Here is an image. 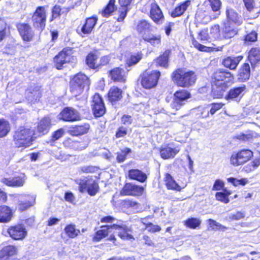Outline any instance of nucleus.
I'll list each match as a JSON object with an SVG mask.
<instances>
[{
	"label": "nucleus",
	"mask_w": 260,
	"mask_h": 260,
	"mask_svg": "<svg viewBox=\"0 0 260 260\" xmlns=\"http://www.w3.org/2000/svg\"><path fill=\"white\" fill-rule=\"evenodd\" d=\"M234 76L226 70H218L213 74L212 92L217 98H221L225 89L233 82Z\"/></svg>",
	"instance_id": "obj_1"
},
{
	"label": "nucleus",
	"mask_w": 260,
	"mask_h": 260,
	"mask_svg": "<svg viewBox=\"0 0 260 260\" xmlns=\"http://www.w3.org/2000/svg\"><path fill=\"white\" fill-rule=\"evenodd\" d=\"M173 79L178 86L189 87L194 84L197 78L192 71L186 72L185 70L178 69L173 74Z\"/></svg>",
	"instance_id": "obj_2"
},
{
	"label": "nucleus",
	"mask_w": 260,
	"mask_h": 260,
	"mask_svg": "<svg viewBox=\"0 0 260 260\" xmlns=\"http://www.w3.org/2000/svg\"><path fill=\"white\" fill-rule=\"evenodd\" d=\"M89 86L88 77L84 74H78L70 82V90L73 95L76 96L83 92L84 88L88 89Z\"/></svg>",
	"instance_id": "obj_3"
},
{
	"label": "nucleus",
	"mask_w": 260,
	"mask_h": 260,
	"mask_svg": "<svg viewBox=\"0 0 260 260\" xmlns=\"http://www.w3.org/2000/svg\"><path fill=\"white\" fill-rule=\"evenodd\" d=\"M34 129L28 126H20L17 131V147H28L36 137Z\"/></svg>",
	"instance_id": "obj_4"
},
{
	"label": "nucleus",
	"mask_w": 260,
	"mask_h": 260,
	"mask_svg": "<svg viewBox=\"0 0 260 260\" xmlns=\"http://www.w3.org/2000/svg\"><path fill=\"white\" fill-rule=\"evenodd\" d=\"M146 12L149 13L151 19L157 24H161L164 21V17L161 10L155 0H148L145 5Z\"/></svg>",
	"instance_id": "obj_5"
},
{
	"label": "nucleus",
	"mask_w": 260,
	"mask_h": 260,
	"mask_svg": "<svg viewBox=\"0 0 260 260\" xmlns=\"http://www.w3.org/2000/svg\"><path fill=\"white\" fill-rule=\"evenodd\" d=\"M46 18V10L45 7H38L31 18L33 26L40 30H43L45 27Z\"/></svg>",
	"instance_id": "obj_6"
},
{
	"label": "nucleus",
	"mask_w": 260,
	"mask_h": 260,
	"mask_svg": "<svg viewBox=\"0 0 260 260\" xmlns=\"http://www.w3.org/2000/svg\"><path fill=\"white\" fill-rule=\"evenodd\" d=\"M160 73L158 71H146L141 77V84L145 89H151L156 86Z\"/></svg>",
	"instance_id": "obj_7"
},
{
	"label": "nucleus",
	"mask_w": 260,
	"mask_h": 260,
	"mask_svg": "<svg viewBox=\"0 0 260 260\" xmlns=\"http://www.w3.org/2000/svg\"><path fill=\"white\" fill-rule=\"evenodd\" d=\"M253 156V152L248 149H244L237 153H234L230 158L232 165L235 166L241 165L248 161Z\"/></svg>",
	"instance_id": "obj_8"
},
{
	"label": "nucleus",
	"mask_w": 260,
	"mask_h": 260,
	"mask_svg": "<svg viewBox=\"0 0 260 260\" xmlns=\"http://www.w3.org/2000/svg\"><path fill=\"white\" fill-rule=\"evenodd\" d=\"M190 98V93L187 90H181L174 94V99L171 104L172 108L178 110L185 104L187 100Z\"/></svg>",
	"instance_id": "obj_9"
},
{
	"label": "nucleus",
	"mask_w": 260,
	"mask_h": 260,
	"mask_svg": "<svg viewBox=\"0 0 260 260\" xmlns=\"http://www.w3.org/2000/svg\"><path fill=\"white\" fill-rule=\"evenodd\" d=\"M72 53V50L70 48L63 49L54 58L56 68L60 70L64 64L71 61Z\"/></svg>",
	"instance_id": "obj_10"
},
{
	"label": "nucleus",
	"mask_w": 260,
	"mask_h": 260,
	"mask_svg": "<svg viewBox=\"0 0 260 260\" xmlns=\"http://www.w3.org/2000/svg\"><path fill=\"white\" fill-rule=\"evenodd\" d=\"M79 184L81 192H84L86 189L88 194L91 196H94L98 191V184L91 179L84 178L80 181Z\"/></svg>",
	"instance_id": "obj_11"
},
{
	"label": "nucleus",
	"mask_w": 260,
	"mask_h": 260,
	"mask_svg": "<svg viewBox=\"0 0 260 260\" xmlns=\"http://www.w3.org/2000/svg\"><path fill=\"white\" fill-rule=\"evenodd\" d=\"M25 99L31 104L38 102L41 96V87L38 85H30L25 90Z\"/></svg>",
	"instance_id": "obj_12"
},
{
	"label": "nucleus",
	"mask_w": 260,
	"mask_h": 260,
	"mask_svg": "<svg viewBox=\"0 0 260 260\" xmlns=\"http://www.w3.org/2000/svg\"><path fill=\"white\" fill-rule=\"evenodd\" d=\"M92 107L95 117H101L105 113L106 108L103 100L98 93H95L93 96Z\"/></svg>",
	"instance_id": "obj_13"
},
{
	"label": "nucleus",
	"mask_w": 260,
	"mask_h": 260,
	"mask_svg": "<svg viewBox=\"0 0 260 260\" xmlns=\"http://www.w3.org/2000/svg\"><path fill=\"white\" fill-rule=\"evenodd\" d=\"M17 200L18 209L20 211H23L33 206L36 202V198L28 194H19L17 196Z\"/></svg>",
	"instance_id": "obj_14"
},
{
	"label": "nucleus",
	"mask_w": 260,
	"mask_h": 260,
	"mask_svg": "<svg viewBox=\"0 0 260 260\" xmlns=\"http://www.w3.org/2000/svg\"><path fill=\"white\" fill-rule=\"evenodd\" d=\"M59 119L66 121L73 122L80 119L78 112L70 107L65 108L59 114Z\"/></svg>",
	"instance_id": "obj_15"
},
{
	"label": "nucleus",
	"mask_w": 260,
	"mask_h": 260,
	"mask_svg": "<svg viewBox=\"0 0 260 260\" xmlns=\"http://www.w3.org/2000/svg\"><path fill=\"white\" fill-rule=\"evenodd\" d=\"M144 191V188L132 183H126L121 191L123 195L140 196Z\"/></svg>",
	"instance_id": "obj_16"
},
{
	"label": "nucleus",
	"mask_w": 260,
	"mask_h": 260,
	"mask_svg": "<svg viewBox=\"0 0 260 260\" xmlns=\"http://www.w3.org/2000/svg\"><path fill=\"white\" fill-rule=\"evenodd\" d=\"M20 35L25 41H30L34 34L30 25L28 24H20L17 25Z\"/></svg>",
	"instance_id": "obj_17"
},
{
	"label": "nucleus",
	"mask_w": 260,
	"mask_h": 260,
	"mask_svg": "<svg viewBox=\"0 0 260 260\" xmlns=\"http://www.w3.org/2000/svg\"><path fill=\"white\" fill-rule=\"evenodd\" d=\"M96 21L97 19L95 17H93L87 18L85 24L81 27V29H80L79 28L77 29L78 33L81 36H82V34H89L95 26Z\"/></svg>",
	"instance_id": "obj_18"
},
{
	"label": "nucleus",
	"mask_w": 260,
	"mask_h": 260,
	"mask_svg": "<svg viewBox=\"0 0 260 260\" xmlns=\"http://www.w3.org/2000/svg\"><path fill=\"white\" fill-rule=\"evenodd\" d=\"M178 147L172 148L170 146L162 147L160 150V155L161 158L165 159L174 158L180 151Z\"/></svg>",
	"instance_id": "obj_19"
},
{
	"label": "nucleus",
	"mask_w": 260,
	"mask_h": 260,
	"mask_svg": "<svg viewBox=\"0 0 260 260\" xmlns=\"http://www.w3.org/2000/svg\"><path fill=\"white\" fill-rule=\"evenodd\" d=\"M102 229L96 232L95 236L93 237V240L99 241L103 238L107 236L109 233L111 232L112 230L120 228L117 225V224L113 225H107L102 226Z\"/></svg>",
	"instance_id": "obj_20"
},
{
	"label": "nucleus",
	"mask_w": 260,
	"mask_h": 260,
	"mask_svg": "<svg viewBox=\"0 0 260 260\" xmlns=\"http://www.w3.org/2000/svg\"><path fill=\"white\" fill-rule=\"evenodd\" d=\"M110 76L111 79L114 82L124 83L126 80L124 71L119 68H116L112 70L110 72Z\"/></svg>",
	"instance_id": "obj_21"
},
{
	"label": "nucleus",
	"mask_w": 260,
	"mask_h": 260,
	"mask_svg": "<svg viewBox=\"0 0 260 260\" xmlns=\"http://www.w3.org/2000/svg\"><path fill=\"white\" fill-rule=\"evenodd\" d=\"M242 58V56H228L223 59L222 63L225 68L235 70Z\"/></svg>",
	"instance_id": "obj_22"
},
{
	"label": "nucleus",
	"mask_w": 260,
	"mask_h": 260,
	"mask_svg": "<svg viewBox=\"0 0 260 260\" xmlns=\"http://www.w3.org/2000/svg\"><path fill=\"white\" fill-rule=\"evenodd\" d=\"M245 89L246 86L245 85L232 88L229 90L226 99L227 100H236L241 98L244 94Z\"/></svg>",
	"instance_id": "obj_23"
},
{
	"label": "nucleus",
	"mask_w": 260,
	"mask_h": 260,
	"mask_svg": "<svg viewBox=\"0 0 260 260\" xmlns=\"http://www.w3.org/2000/svg\"><path fill=\"white\" fill-rule=\"evenodd\" d=\"M90 128L88 123H84L81 125H76L70 128L69 133L72 136H78L87 133Z\"/></svg>",
	"instance_id": "obj_24"
},
{
	"label": "nucleus",
	"mask_w": 260,
	"mask_h": 260,
	"mask_svg": "<svg viewBox=\"0 0 260 260\" xmlns=\"http://www.w3.org/2000/svg\"><path fill=\"white\" fill-rule=\"evenodd\" d=\"M196 18L199 22L207 24L211 20L212 17L210 15L208 11L203 8H200L197 12Z\"/></svg>",
	"instance_id": "obj_25"
},
{
	"label": "nucleus",
	"mask_w": 260,
	"mask_h": 260,
	"mask_svg": "<svg viewBox=\"0 0 260 260\" xmlns=\"http://www.w3.org/2000/svg\"><path fill=\"white\" fill-rule=\"evenodd\" d=\"M128 176L131 179L144 182L147 178L146 174L138 169H131L128 171Z\"/></svg>",
	"instance_id": "obj_26"
},
{
	"label": "nucleus",
	"mask_w": 260,
	"mask_h": 260,
	"mask_svg": "<svg viewBox=\"0 0 260 260\" xmlns=\"http://www.w3.org/2000/svg\"><path fill=\"white\" fill-rule=\"evenodd\" d=\"M226 15L228 20V22H232L237 25H240L242 23V19L241 16L239 15L235 10L228 9L226 10Z\"/></svg>",
	"instance_id": "obj_27"
},
{
	"label": "nucleus",
	"mask_w": 260,
	"mask_h": 260,
	"mask_svg": "<svg viewBox=\"0 0 260 260\" xmlns=\"http://www.w3.org/2000/svg\"><path fill=\"white\" fill-rule=\"evenodd\" d=\"M16 251L14 246L9 245L0 250V260H9Z\"/></svg>",
	"instance_id": "obj_28"
},
{
	"label": "nucleus",
	"mask_w": 260,
	"mask_h": 260,
	"mask_svg": "<svg viewBox=\"0 0 260 260\" xmlns=\"http://www.w3.org/2000/svg\"><path fill=\"white\" fill-rule=\"evenodd\" d=\"M69 11V8H61L59 5H55L51 9V17L50 21L52 22L54 19L59 18L62 14L64 13L67 14Z\"/></svg>",
	"instance_id": "obj_29"
},
{
	"label": "nucleus",
	"mask_w": 260,
	"mask_h": 260,
	"mask_svg": "<svg viewBox=\"0 0 260 260\" xmlns=\"http://www.w3.org/2000/svg\"><path fill=\"white\" fill-rule=\"evenodd\" d=\"M51 126V120L48 117H45L39 122L37 131L39 133L42 135L47 134Z\"/></svg>",
	"instance_id": "obj_30"
},
{
	"label": "nucleus",
	"mask_w": 260,
	"mask_h": 260,
	"mask_svg": "<svg viewBox=\"0 0 260 260\" xmlns=\"http://www.w3.org/2000/svg\"><path fill=\"white\" fill-rule=\"evenodd\" d=\"M250 74L249 64L248 63H245L239 70L238 80L240 82H245L249 79Z\"/></svg>",
	"instance_id": "obj_31"
},
{
	"label": "nucleus",
	"mask_w": 260,
	"mask_h": 260,
	"mask_svg": "<svg viewBox=\"0 0 260 260\" xmlns=\"http://www.w3.org/2000/svg\"><path fill=\"white\" fill-rule=\"evenodd\" d=\"M122 98V91L116 86L111 87L108 92V99L111 102L120 100Z\"/></svg>",
	"instance_id": "obj_32"
},
{
	"label": "nucleus",
	"mask_w": 260,
	"mask_h": 260,
	"mask_svg": "<svg viewBox=\"0 0 260 260\" xmlns=\"http://www.w3.org/2000/svg\"><path fill=\"white\" fill-rule=\"evenodd\" d=\"M238 33V29L228 22L224 24L222 28V34L225 39H230L234 37Z\"/></svg>",
	"instance_id": "obj_33"
},
{
	"label": "nucleus",
	"mask_w": 260,
	"mask_h": 260,
	"mask_svg": "<svg viewBox=\"0 0 260 260\" xmlns=\"http://www.w3.org/2000/svg\"><path fill=\"white\" fill-rule=\"evenodd\" d=\"M12 217L11 210L6 206L0 207V222H7L9 221Z\"/></svg>",
	"instance_id": "obj_34"
},
{
	"label": "nucleus",
	"mask_w": 260,
	"mask_h": 260,
	"mask_svg": "<svg viewBox=\"0 0 260 260\" xmlns=\"http://www.w3.org/2000/svg\"><path fill=\"white\" fill-rule=\"evenodd\" d=\"M248 59L252 66H255L260 61V50L258 48H253L249 52Z\"/></svg>",
	"instance_id": "obj_35"
},
{
	"label": "nucleus",
	"mask_w": 260,
	"mask_h": 260,
	"mask_svg": "<svg viewBox=\"0 0 260 260\" xmlns=\"http://www.w3.org/2000/svg\"><path fill=\"white\" fill-rule=\"evenodd\" d=\"M190 5V1H186L181 4L179 6L177 7L175 10L172 12V16L173 17H176L180 16L182 15L184 12L186 10L187 8Z\"/></svg>",
	"instance_id": "obj_36"
},
{
	"label": "nucleus",
	"mask_w": 260,
	"mask_h": 260,
	"mask_svg": "<svg viewBox=\"0 0 260 260\" xmlns=\"http://www.w3.org/2000/svg\"><path fill=\"white\" fill-rule=\"evenodd\" d=\"M206 3L210 5L212 11L216 13V16H214L213 18H215L217 16L220 15L221 6V2L220 0H206L204 4Z\"/></svg>",
	"instance_id": "obj_37"
},
{
	"label": "nucleus",
	"mask_w": 260,
	"mask_h": 260,
	"mask_svg": "<svg viewBox=\"0 0 260 260\" xmlns=\"http://www.w3.org/2000/svg\"><path fill=\"white\" fill-rule=\"evenodd\" d=\"M117 225L119 226L120 228L114 230L119 231L118 235L121 239L128 240L133 238V236L131 234L127 233V232L129 231V229L126 225L123 224H117Z\"/></svg>",
	"instance_id": "obj_38"
},
{
	"label": "nucleus",
	"mask_w": 260,
	"mask_h": 260,
	"mask_svg": "<svg viewBox=\"0 0 260 260\" xmlns=\"http://www.w3.org/2000/svg\"><path fill=\"white\" fill-rule=\"evenodd\" d=\"M64 232L70 238H76L80 233L79 230L76 228L75 224H70L67 225L64 229Z\"/></svg>",
	"instance_id": "obj_39"
},
{
	"label": "nucleus",
	"mask_w": 260,
	"mask_h": 260,
	"mask_svg": "<svg viewBox=\"0 0 260 260\" xmlns=\"http://www.w3.org/2000/svg\"><path fill=\"white\" fill-rule=\"evenodd\" d=\"M166 185L168 189H173L177 191L181 190L180 186L176 182L173 177L169 174L166 175Z\"/></svg>",
	"instance_id": "obj_40"
},
{
	"label": "nucleus",
	"mask_w": 260,
	"mask_h": 260,
	"mask_svg": "<svg viewBox=\"0 0 260 260\" xmlns=\"http://www.w3.org/2000/svg\"><path fill=\"white\" fill-rule=\"evenodd\" d=\"M170 54V51L169 50H166L162 55L160 56L156 59V63L159 66L163 67H167L168 66L169 56Z\"/></svg>",
	"instance_id": "obj_41"
},
{
	"label": "nucleus",
	"mask_w": 260,
	"mask_h": 260,
	"mask_svg": "<svg viewBox=\"0 0 260 260\" xmlns=\"http://www.w3.org/2000/svg\"><path fill=\"white\" fill-rule=\"evenodd\" d=\"M115 0H110L109 3L103 11L102 14L104 17L109 16L116 9Z\"/></svg>",
	"instance_id": "obj_42"
},
{
	"label": "nucleus",
	"mask_w": 260,
	"mask_h": 260,
	"mask_svg": "<svg viewBox=\"0 0 260 260\" xmlns=\"http://www.w3.org/2000/svg\"><path fill=\"white\" fill-rule=\"evenodd\" d=\"M10 129L9 122L4 119H0V138L7 135Z\"/></svg>",
	"instance_id": "obj_43"
},
{
	"label": "nucleus",
	"mask_w": 260,
	"mask_h": 260,
	"mask_svg": "<svg viewBox=\"0 0 260 260\" xmlns=\"http://www.w3.org/2000/svg\"><path fill=\"white\" fill-rule=\"evenodd\" d=\"M231 194L230 191L225 189L223 192H217L215 194V198L217 200L226 204L230 201L228 197Z\"/></svg>",
	"instance_id": "obj_44"
},
{
	"label": "nucleus",
	"mask_w": 260,
	"mask_h": 260,
	"mask_svg": "<svg viewBox=\"0 0 260 260\" xmlns=\"http://www.w3.org/2000/svg\"><path fill=\"white\" fill-rule=\"evenodd\" d=\"M208 222L209 223V228H211L212 230L221 231L223 232L228 229L227 227L222 225L213 219H209L208 220Z\"/></svg>",
	"instance_id": "obj_45"
},
{
	"label": "nucleus",
	"mask_w": 260,
	"mask_h": 260,
	"mask_svg": "<svg viewBox=\"0 0 260 260\" xmlns=\"http://www.w3.org/2000/svg\"><path fill=\"white\" fill-rule=\"evenodd\" d=\"M201 220L197 218H190L184 221V224L190 229H195L201 224Z\"/></svg>",
	"instance_id": "obj_46"
},
{
	"label": "nucleus",
	"mask_w": 260,
	"mask_h": 260,
	"mask_svg": "<svg viewBox=\"0 0 260 260\" xmlns=\"http://www.w3.org/2000/svg\"><path fill=\"white\" fill-rule=\"evenodd\" d=\"M143 39L150 43L153 46H156L160 44L161 36L159 35H153L143 37Z\"/></svg>",
	"instance_id": "obj_47"
},
{
	"label": "nucleus",
	"mask_w": 260,
	"mask_h": 260,
	"mask_svg": "<svg viewBox=\"0 0 260 260\" xmlns=\"http://www.w3.org/2000/svg\"><path fill=\"white\" fill-rule=\"evenodd\" d=\"M150 28V24L145 20L139 21L137 25V30L140 34L145 33Z\"/></svg>",
	"instance_id": "obj_48"
},
{
	"label": "nucleus",
	"mask_w": 260,
	"mask_h": 260,
	"mask_svg": "<svg viewBox=\"0 0 260 260\" xmlns=\"http://www.w3.org/2000/svg\"><path fill=\"white\" fill-rule=\"evenodd\" d=\"M142 57V54L137 53L132 55L126 60V64L128 67L137 64Z\"/></svg>",
	"instance_id": "obj_49"
},
{
	"label": "nucleus",
	"mask_w": 260,
	"mask_h": 260,
	"mask_svg": "<svg viewBox=\"0 0 260 260\" xmlns=\"http://www.w3.org/2000/svg\"><path fill=\"white\" fill-rule=\"evenodd\" d=\"M97 57L93 54H89L86 57V63L91 68H97L99 64L96 63Z\"/></svg>",
	"instance_id": "obj_50"
},
{
	"label": "nucleus",
	"mask_w": 260,
	"mask_h": 260,
	"mask_svg": "<svg viewBox=\"0 0 260 260\" xmlns=\"http://www.w3.org/2000/svg\"><path fill=\"white\" fill-rule=\"evenodd\" d=\"M192 44L194 46V47L202 51H208L210 48H213L214 49H216V50L219 51L221 50L222 48V47H218L217 48H214L212 47H207L201 44L196 40H193Z\"/></svg>",
	"instance_id": "obj_51"
},
{
	"label": "nucleus",
	"mask_w": 260,
	"mask_h": 260,
	"mask_svg": "<svg viewBox=\"0 0 260 260\" xmlns=\"http://www.w3.org/2000/svg\"><path fill=\"white\" fill-rule=\"evenodd\" d=\"M260 165V160L256 159L244 167L246 172H249L256 169Z\"/></svg>",
	"instance_id": "obj_52"
},
{
	"label": "nucleus",
	"mask_w": 260,
	"mask_h": 260,
	"mask_svg": "<svg viewBox=\"0 0 260 260\" xmlns=\"http://www.w3.org/2000/svg\"><path fill=\"white\" fill-rule=\"evenodd\" d=\"M131 152V150L128 148H125L120 153H117L116 159L118 162H123L127 154Z\"/></svg>",
	"instance_id": "obj_53"
},
{
	"label": "nucleus",
	"mask_w": 260,
	"mask_h": 260,
	"mask_svg": "<svg viewBox=\"0 0 260 260\" xmlns=\"http://www.w3.org/2000/svg\"><path fill=\"white\" fill-rule=\"evenodd\" d=\"M198 39L202 41H210L211 37L208 34V29L204 28L202 29L198 34Z\"/></svg>",
	"instance_id": "obj_54"
},
{
	"label": "nucleus",
	"mask_w": 260,
	"mask_h": 260,
	"mask_svg": "<svg viewBox=\"0 0 260 260\" xmlns=\"http://www.w3.org/2000/svg\"><path fill=\"white\" fill-rule=\"evenodd\" d=\"M27 234V231L24 225L22 224L17 225V240L24 239L26 236Z\"/></svg>",
	"instance_id": "obj_55"
},
{
	"label": "nucleus",
	"mask_w": 260,
	"mask_h": 260,
	"mask_svg": "<svg viewBox=\"0 0 260 260\" xmlns=\"http://www.w3.org/2000/svg\"><path fill=\"white\" fill-rule=\"evenodd\" d=\"M144 220L145 219H143L142 223L146 225V229H147L149 232L151 233H155L159 232L161 230V228L159 225L153 224L150 222H144Z\"/></svg>",
	"instance_id": "obj_56"
},
{
	"label": "nucleus",
	"mask_w": 260,
	"mask_h": 260,
	"mask_svg": "<svg viewBox=\"0 0 260 260\" xmlns=\"http://www.w3.org/2000/svg\"><path fill=\"white\" fill-rule=\"evenodd\" d=\"M219 25L217 24L212 26L210 28V37L211 39L213 38L215 39H218L219 37Z\"/></svg>",
	"instance_id": "obj_57"
},
{
	"label": "nucleus",
	"mask_w": 260,
	"mask_h": 260,
	"mask_svg": "<svg viewBox=\"0 0 260 260\" xmlns=\"http://www.w3.org/2000/svg\"><path fill=\"white\" fill-rule=\"evenodd\" d=\"M228 181L235 186H237L239 184L244 185L247 183V180L246 179H237L232 177L229 178Z\"/></svg>",
	"instance_id": "obj_58"
},
{
	"label": "nucleus",
	"mask_w": 260,
	"mask_h": 260,
	"mask_svg": "<svg viewBox=\"0 0 260 260\" xmlns=\"http://www.w3.org/2000/svg\"><path fill=\"white\" fill-rule=\"evenodd\" d=\"M79 170L82 173H93L97 170V168L92 166H85L80 167Z\"/></svg>",
	"instance_id": "obj_59"
},
{
	"label": "nucleus",
	"mask_w": 260,
	"mask_h": 260,
	"mask_svg": "<svg viewBox=\"0 0 260 260\" xmlns=\"http://www.w3.org/2000/svg\"><path fill=\"white\" fill-rule=\"evenodd\" d=\"M6 23L3 20L0 19V42L5 38L6 32Z\"/></svg>",
	"instance_id": "obj_60"
},
{
	"label": "nucleus",
	"mask_w": 260,
	"mask_h": 260,
	"mask_svg": "<svg viewBox=\"0 0 260 260\" xmlns=\"http://www.w3.org/2000/svg\"><path fill=\"white\" fill-rule=\"evenodd\" d=\"M223 106V104L220 103H212L211 105V108L210 110V113L212 115H213L216 113V111L220 109L222 106Z\"/></svg>",
	"instance_id": "obj_61"
},
{
	"label": "nucleus",
	"mask_w": 260,
	"mask_h": 260,
	"mask_svg": "<svg viewBox=\"0 0 260 260\" xmlns=\"http://www.w3.org/2000/svg\"><path fill=\"white\" fill-rule=\"evenodd\" d=\"M257 33L255 31H253L246 36L245 40L246 42H255L257 40Z\"/></svg>",
	"instance_id": "obj_62"
},
{
	"label": "nucleus",
	"mask_w": 260,
	"mask_h": 260,
	"mask_svg": "<svg viewBox=\"0 0 260 260\" xmlns=\"http://www.w3.org/2000/svg\"><path fill=\"white\" fill-rule=\"evenodd\" d=\"M64 133V130L62 128L57 130L52 134L51 140L53 141H55L58 140L63 136Z\"/></svg>",
	"instance_id": "obj_63"
},
{
	"label": "nucleus",
	"mask_w": 260,
	"mask_h": 260,
	"mask_svg": "<svg viewBox=\"0 0 260 260\" xmlns=\"http://www.w3.org/2000/svg\"><path fill=\"white\" fill-rule=\"evenodd\" d=\"M245 6L249 12H251L254 7V0H243Z\"/></svg>",
	"instance_id": "obj_64"
}]
</instances>
